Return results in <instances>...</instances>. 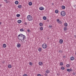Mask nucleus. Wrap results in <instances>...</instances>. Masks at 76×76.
I'll return each mask as SVG.
<instances>
[{"mask_svg": "<svg viewBox=\"0 0 76 76\" xmlns=\"http://www.w3.org/2000/svg\"><path fill=\"white\" fill-rule=\"evenodd\" d=\"M18 23H20L22 22V20H18Z\"/></svg>", "mask_w": 76, "mask_h": 76, "instance_id": "obj_15", "label": "nucleus"}, {"mask_svg": "<svg viewBox=\"0 0 76 76\" xmlns=\"http://www.w3.org/2000/svg\"><path fill=\"white\" fill-rule=\"evenodd\" d=\"M20 44L19 43L17 45V47L18 48H20Z\"/></svg>", "mask_w": 76, "mask_h": 76, "instance_id": "obj_16", "label": "nucleus"}, {"mask_svg": "<svg viewBox=\"0 0 76 76\" xmlns=\"http://www.w3.org/2000/svg\"><path fill=\"white\" fill-rule=\"evenodd\" d=\"M42 50V49L41 48H39L38 49V51H39V52L41 51Z\"/></svg>", "mask_w": 76, "mask_h": 76, "instance_id": "obj_24", "label": "nucleus"}, {"mask_svg": "<svg viewBox=\"0 0 76 76\" xmlns=\"http://www.w3.org/2000/svg\"><path fill=\"white\" fill-rule=\"evenodd\" d=\"M39 64L40 66H42L43 65V63L42 62L40 61L39 63Z\"/></svg>", "mask_w": 76, "mask_h": 76, "instance_id": "obj_6", "label": "nucleus"}, {"mask_svg": "<svg viewBox=\"0 0 76 76\" xmlns=\"http://www.w3.org/2000/svg\"><path fill=\"white\" fill-rule=\"evenodd\" d=\"M41 76H43V75H42Z\"/></svg>", "mask_w": 76, "mask_h": 76, "instance_id": "obj_52", "label": "nucleus"}, {"mask_svg": "<svg viewBox=\"0 0 76 76\" xmlns=\"http://www.w3.org/2000/svg\"><path fill=\"white\" fill-rule=\"evenodd\" d=\"M55 13H58V11L57 10H56Z\"/></svg>", "mask_w": 76, "mask_h": 76, "instance_id": "obj_31", "label": "nucleus"}, {"mask_svg": "<svg viewBox=\"0 0 76 76\" xmlns=\"http://www.w3.org/2000/svg\"><path fill=\"white\" fill-rule=\"evenodd\" d=\"M58 23H60V24H61V23H62V22L60 21H59V22H58Z\"/></svg>", "mask_w": 76, "mask_h": 76, "instance_id": "obj_32", "label": "nucleus"}, {"mask_svg": "<svg viewBox=\"0 0 76 76\" xmlns=\"http://www.w3.org/2000/svg\"><path fill=\"white\" fill-rule=\"evenodd\" d=\"M70 58V60L72 61L73 60H75V58L73 56L71 57Z\"/></svg>", "mask_w": 76, "mask_h": 76, "instance_id": "obj_5", "label": "nucleus"}, {"mask_svg": "<svg viewBox=\"0 0 76 76\" xmlns=\"http://www.w3.org/2000/svg\"><path fill=\"white\" fill-rule=\"evenodd\" d=\"M51 27H52V26H49V28H51Z\"/></svg>", "mask_w": 76, "mask_h": 76, "instance_id": "obj_35", "label": "nucleus"}, {"mask_svg": "<svg viewBox=\"0 0 76 76\" xmlns=\"http://www.w3.org/2000/svg\"><path fill=\"white\" fill-rule=\"evenodd\" d=\"M18 8H19L20 9V8H22V5H19L18 6Z\"/></svg>", "mask_w": 76, "mask_h": 76, "instance_id": "obj_23", "label": "nucleus"}, {"mask_svg": "<svg viewBox=\"0 0 76 76\" xmlns=\"http://www.w3.org/2000/svg\"><path fill=\"white\" fill-rule=\"evenodd\" d=\"M60 65L61 66H63V63L61 62L60 63Z\"/></svg>", "mask_w": 76, "mask_h": 76, "instance_id": "obj_30", "label": "nucleus"}, {"mask_svg": "<svg viewBox=\"0 0 76 76\" xmlns=\"http://www.w3.org/2000/svg\"><path fill=\"white\" fill-rule=\"evenodd\" d=\"M75 54H76V53H75Z\"/></svg>", "mask_w": 76, "mask_h": 76, "instance_id": "obj_51", "label": "nucleus"}, {"mask_svg": "<svg viewBox=\"0 0 76 76\" xmlns=\"http://www.w3.org/2000/svg\"><path fill=\"white\" fill-rule=\"evenodd\" d=\"M61 1H63V0H61Z\"/></svg>", "mask_w": 76, "mask_h": 76, "instance_id": "obj_48", "label": "nucleus"}, {"mask_svg": "<svg viewBox=\"0 0 76 76\" xmlns=\"http://www.w3.org/2000/svg\"><path fill=\"white\" fill-rule=\"evenodd\" d=\"M61 69L62 70H64V67L63 66H62L61 67Z\"/></svg>", "mask_w": 76, "mask_h": 76, "instance_id": "obj_29", "label": "nucleus"}, {"mask_svg": "<svg viewBox=\"0 0 76 76\" xmlns=\"http://www.w3.org/2000/svg\"><path fill=\"white\" fill-rule=\"evenodd\" d=\"M6 3H8V1H6Z\"/></svg>", "mask_w": 76, "mask_h": 76, "instance_id": "obj_42", "label": "nucleus"}, {"mask_svg": "<svg viewBox=\"0 0 76 76\" xmlns=\"http://www.w3.org/2000/svg\"><path fill=\"white\" fill-rule=\"evenodd\" d=\"M74 6L75 7H76V5H74Z\"/></svg>", "mask_w": 76, "mask_h": 76, "instance_id": "obj_43", "label": "nucleus"}, {"mask_svg": "<svg viewBox=\"0 0 76 76\" xmlns=\"http://www.w3.org/2000/svg\"><path fill=\"white\" fill-rule=\"evenodd\" d=\"M27 18L29 21H32V17L30 15H28L27 16Z\"/></svg>", "mask_w": 76, "mask_h": 76, "instance_id": "obj_2", "label": "nucleus"}, {"mask_svg": "<svg viewBox=\"0 0 76 76\" xmlns=\"http://www.w3.org/2000/svg\"><path fill=\"white\" fill-rule=\"evenodd\" d=\"M70 64H67L66 65V66L67 67H70Z\"/></svg>", "mask_w": 76, "mask_h": 76, "instance_id": "obj_26", "label": "nucleus"}, {"mask_svg": "<svg viewBox=\"0 0 76 76\" xmlns=\"http://www.w3.org/2000/svg\"><path fill=\"white\" fill-rule=\"evenodd\" d=\"M18 3H19V2L18 1H16L15 2V4H18Z\"/></svg>", "mask_w": 76, "mask_h": 76, "instance_id": "obj_22", "label": "nucleus"}, {"mask_svg": "<svg viewBox=\"0 0 76 76\" xmlns=\"http://www.w3.org/2000/svg\"><path fill=\"white\" fill-rule=\"evenodd\" d=\"M42 47L43 48L45 49L47 48V45L45 43H44L42 45Z\"/></svg>", "mask_w": 76, "mask_h": 76, "instance_id": "obj_3", "label": "nucleus"}, {"mask_svg": "<svg viewBox=\"0 0 76 76\" xmlns=\"http://www.w3.org/2000/svg\"><path fill=\"white\" fill-rule=\"evenodd\" d=\"M69 71L70 72H71V71H72V68H70L69 69Z\"/></svg>", "mask_w": 76, "mask_h": 76, "instance_id": "obj_38", "label": "nucleus"}, {"mask_svg": "<svg viewBox=\"0 0 76 76\" xmlns=\"http://www.w3.org/2000/svg\"><path fill=\"white\" fill-rule=\"evenodd\" d=\"M25 25H27V23L26 22L25 23Z\"/></svg>", "mask_w": 76, "mask_h": 76, "instance_id": "obj_44", "label": "nucleus"}, {"mask_svg": "<svg viewBox=\"0 0 76 76\" xmlns=\"http://www.w3.org/2000/svg\"><path fill=\"white\" fill-rule=\"evenodd\" d=\"M0 67H1V66H0Z\"/></svg>", "mask_w": 76, "mask_h": 76, "instance_id": "obj_53", "label": "nucleus"}, {"mask_svg": "<svg viewBox=\"0 0 76 76\" xmlns=\"http://www.w3.org/2000/svg\"><path fill=\"white\" fill-rule=\"evenodd\" d=\"M18 39L19 40H20L22 42H23V41H24V39L26 38V37L23 35L22 34H20L18 35Z\"/></svg>", "mask_w": 76, "mask_h": 76, "instance_id": "obj_1", "label": "nucleus"}, {"mask_svg": "<svg viewBox=\"0 0 76 76\" xmlns=\"http://www.w3.org/2000/svg\"><path fill=\"white\" fill-rule=\"evenodd\" d=\"M43 19H44V20H46L47 19V17L45 16H44L43 17Z\"/></svg>", "mask_w": 76, "mask_h": 76, "instance_id": "obj_19", "label": "nucleus"}, {"mask_svg": "<svg viewBox=\"0 0 76 76\" xmlns=\"http://www.w3.org/2000/svg\"><path fill=\"white\" fill-rule=\"evenodd\" d=\"M3 48H6V44H4L3 45Z\"/></svg>", "mask_w": 76, "mask_h": 76, "instance_id": "obj_13", "label": "nucleus"}, {"mask_svg": "<svg viewBox=\"0 0 76 76\" xmlns=\"http://www.w3.org/2000/svg\"><path fill=\"white\" fill-rule=\"evenodd\" d=\"M67 72H70V69H67Z\"/></svg>", "mask_w": 76, "mask_h": 76, "instance_id": "obj_33", "label": "nucleus"}, {"mask_svg": "<svg viewBox=\"0 0 76 76\" xmlns=\"http://www.w3.org/2000/svg\"><path fill=\"white\" fill-rule=\"evenodd\" d=\"M4 61H3L2 62V63L3 64H4Z\"/></svg>", "mask_w": 76, "mask_h": 76, "instance_id": "obj_41", "label": "nucleus"}, {"mask_svg": "<svg viewBox=\"0 0 76 76\" xmlns=\"http://www.w3.org/2000/svg\"><path fill=\"white\" fill-rule=\"evenodd\" d=\"M57 21L58 22H59L60 21L59 20V19H57Z\"/></svg>", "mask_w": 76, "mask_h": 76, "instance_id": "obj_39", "label": "nucleus"}, {"mask_svg": "<svg viewBox=\"0 0 76 76\" xmlns=\"http://www.w3.org/2000/svg\"><path fill=\"white\" fill-rule=\"evenodd\" d=\"M45 76H48V75H47V74L45 73Z\"/></svg>", "mask_w": 76, "mask_h": 76, "instance_id": "obj_40", "label": "nucleus"}, {"mask_svg": "<svg viewBox=\"0 0 76 76\" xmlns=\"http://www.w3.org/2000/svg\"><path fill=\"white\" fill-rule=\"evenodd\" d=\"M46 73H50V70H47L46 71Z\"/></svg>", "mask_w": 76, "mask_h": 76, "instance_id": "obj_17", "label": "nucleus"}, {"mask_svg": "<svg viewBox=\"0 0 76 76\" xmlns=\"http://www.w3.org/2000/svg\"><path fill=\"white\" fill-rule=\"evenodd\" d=\"M8 68H10L12 67V65L10 64H9L8 65Z\"/></svg>", "mask_w": 76, "mask_h": 76, "instance_id": "obj_21", "label": "nucleus"}, {"mask_svg": "<svg viewBox=\"0 0 76 76\" xmlns=\"http://www.w3.org/2000/svg\"><path fill=\"white\" fill-rule=\"evenodd\" d=\"M1 23H2L1 22H0V25H1Z\"/></svg>", "mask_w": 76, "mask_h": 76, "instance_id": "obj_45", "label": "nucleus"}, {"mask_svg": "<svg viewBox=\"0 0 76 76\" xmlns=\"http://www.w3.org/2000/svg\"><path fill=\"white\" fill-rule=\"evenodd\" d=\"M28 4L29 6H32V3L31 2H30L28 3Z\"/></svg>", "mask_w": 76, "mask_h": 76, "instance_id": "obj_11", "label": "nucleus"}, {"mask_svg": "<svg viewBox=\"0 0 76 76\" xmlns=\"http://www.w3.org/2000/svg\"><path fill=\"white\" fill-rule=\"evenodd\" d=\"M20 32H24L25 30L23 28H21L20 29Z\"/></svg>", "mask_w": 76, "mask_h": 76, "instance_id": "obj_10", "label": "nucleus"}, {"mask_svg": "<svg viewBox=\"0 0 76 76\" xmlns=\"http://www.w3.org/2000/svg\"><path fill=\"white\" fill-rule=\"evenodd\" d=\"M47 22H49V20H47Z\"/></svg>", "mask_w": 76, "mask_h": 76, "instance_id": "obj_47", "label": "nucleus"}, {"mask_svg": "<svg viewBox=\"0 0 76 76\" xmlns=\"http://www.w3.org/2000/svg\"><path fill=\"white\" fill-rule=\"evenodd\" d=\"M23 76H28V75L26 74H24L23 75Z\"/></svg>", "mask_w": 76, "mask_h": 76, "instance_id": "obj_34", "label": "nucleus"}, {"mask_svg": "<svg viewBox=\"0 0 76 76\" xmlns=\"http://www.w3.org/2000/svg\"><path fill=\"white\" fill-rule=\"evenodd\" d=\"M40 31H42L43 30V29H44V28H43V27H41L40 28Z\"/></svg>", "mask_w": 76, "mask_h": 76, "instance_id": "obj_20", "label": "nucleus"}, {"mask_svg": "<svg viewBox=\"0 0 76 76\" xmlns=\"http://www.w3.org/2000/svg\"><path fill=\"white\" fill-rule=\"evenodd\" d=\"M39 25L40 26H43V24L42 23H39Z\"/></svg>", "mask_w": 76, "mask_h": 76, "instance_id": "obj_18", "label": "nucleus"}, {"mask_svg": "<svg viewBox=\"0 0 76 76\" xmlns=\"http://www.w3.org/2000/svg\"><path fill=\"white\" fill-rule=\"evenodd\" d=\"M29 64L30 66H32L33 65V64H32V63L30 62L29 63Z\"/></svg>", "mask_w": 76, "mask_h": 76, "instance_id": "obj_28", "label": "nucleus"}, {"mask_svg": "<svg viewBox=\"0 0 76 76\" xmlns=\"http://www.w3.org/2000/svg\"><path fill=\"white\" fill-rule=\"evenodd\" d=\"M39 9L40 10H44V8L42 7L39 8Z\"/></svg>", "mask_w": 76, "mask_h": 76, "instance_id": "obj_7", "label": "nucleus"}, {"mask_svg": "<svg viewBox=\"0 0 76 76\" xmlns=\"http://www.w3.org/2000/svg\"><path fill=\"white\" fill-rule=\"evenodd\" d=\"M64 26H65V27H66L68 26V25L67 24V23H64Z\"/></svg>", "mask_w": 76, "mask_h": 76, "instance_id": "obj_14", "label": "nucleus"}, {"mask_svg": "<svg viewBox=\"0 0 76 76\" xmlns=\"http://www.w3.org/2000/svg\"><path fill=\"white\" fill-rule=\"evenodd\" d=\"M27 31L28 32H30V30L29 29H27Z\"/></svg>", "mask_w": 76, "mask_h": 76, "instance_id": "obj_37", "label": "nucleus"}, {"mask_svg": "<svg viewBox=\"0 0 76 76\" xmlns=\"http://www.w3.org/2000/svg\"><path fill=\"white\" fill-rule=\"evenodd\" d=\"M63 42V40L62 39H61L59 40V43L62 44Z\"/></svg>", "mask_w": 76, "mask_h": 76, "instance_id": "obj_8", "label": "nucleus"}, {"mask_svg": "<svg viewBox=\"0 0 76 76\" xmlns=\"http://www.w3.org/2000/svg\"><path fill=\"white\" fill-rule=\"evenodd\" d=\"M7 1V0H4V1Z\"/></svg>", "mask_w": 76, "mask_h": 76, "instance_id": "obj_46", "label": "nucleus"}, {"mask_svg": "<svg viewBox=\"0 0 76 76\" xmlns=\"http://www.w3.org/2000/svg\"><path fill=\"white\" fill-rule=\"evenodd\" d=\"M58 52L60 53H63V51L61 50H59Z\"/></svg>", "mask_w": 76, "mask_h": 76, "instance_id": "obj_25", "label": "nucleus"}, {"mask_svg": "<svg viewBox=\"0 0 76 76\" xmlns=\"http://www.w3.org/2000/svg\"><path fill=\"white\" fill-rule=\"evenodd\" d=\"M74 75H75V73L74 74Z\"/></svg>", "mask_w": 76, "mask_h": 76, "instance_id": "obj_49", "label": "nucleus"}, {"mask_svg": "<svg viewBox=\"0 0 76 76\" xmlns=\"http://www.w3.org/2000/svg\"><path fill=\"white\" fill-rule=\"evenodd\" d=\"M37 76H41V75L40 74H38L37 75Z\"/></svg>", "mask_w": 76, "mask_h": 76, "instance_id": "obj_36", "label": "nucleus"}, {"mask_svg": "<svg viewBox=\"0 0 76 76\" xmlns=\"http://www.w3.org/2000/svg\"><path fill=\"white\" fill-rule=\"evenodd\" d=\"M61 8L62 9H65L66 7H65V6H64L63 5L61 6Z\"/></svg>", "mask_w": 76, "mask_h": 76, "instance_id": "obj_12", "label": "nucleus"}, {"mask_svg": "<svg viewBox=\"0 0 76 76\" xmlns=\"http://www.w3.org/2000/svg\"><path fill=\"white\" fill-rule=\"evenodd\" d=\"M61 15L62 16H64L66 15V12L64 11H62L61 12Z\"/></svg>", "mask_w": 76, "mask_h": 76, "instance_id": "obj_4", "label": "nucleus"}, {"mask_svg": "<svg viewBox=\"0 0 76 76\" xmlns=\"http://www.w3.org/2000/svg\"><path fill=\"white\" fill-rule=\"evenodd\" d=\"M20 15L19 14H18L16 15V16L18 18H19V17H20Z\"/></svg>", "mask_w": 76, "mask_h": 76, "instance_id": "obj_27", "label": "nucleus"}, {"mask_svg": "<svg viewBox=\"0 0 76 76\" xmlns=\"http://www.w3.org/2000/svg\"><path fill=\"white\" fill-rule=\"evenodd\" d=\"M48 39H49V38H48Z\"/></svg>", "mask_w": 76, "mask_h": 76, "instance_id": "obj_50", "label": "nucleus"}, {"mask_svg": "<svg viewBox=\"0 0 76 76\" xmlns=\"http://www.w3.org/2000/svg\"><path fill=\"white\" fill-rule=\"evenodd\" d=\"M67 29V28L66 27H65L64 28V31H66Z\"/></svg>", "mask_w": 76, "mask_h": 76, "instance_id": "obj_9", "label": "nucleus"}]
</instances>
